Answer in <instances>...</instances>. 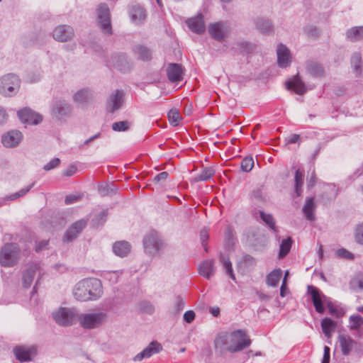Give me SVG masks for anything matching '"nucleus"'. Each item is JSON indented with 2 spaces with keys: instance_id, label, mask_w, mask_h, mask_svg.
Segmentation results:
<instances>
[{
  "instance_id": "obj_1",
  "label": "nucleus",
  "mask_w": 363,
  "mask_h": 363,
  "mask_svg": "<svg viewBox=\"0 0 363 363\" xmlns=\"http://www.w3.org/2000/svg\"><path fill=\"white\" fill-rule=\"evenodd\" d=\"M251 340L244 330H238L229 335H220L216 338L214 345L216 352L220 355L225 352H237L249 347Z\"/></svg>"
},
{
  "instance_id": "obj_2",
  "label": "nucleus",
  "mask_w": 363,
  "mask_h": 363,
  "mask_svg": "<svg viewBox=\"0 0 363 363\" xmlns=\"http://www.w3.org/2000/svg\"><path fill=\"white\" fill-rule=\"evenodd\" d=\"M73 294L79 301L96 300L102 294L101 281L96 278L82 279L76 284Z\"/></svg>"
},
{
  "instance_id": "obj_3",
  "label": "nucleus",
  "mask_w": 363,
  "mask_h": 363,
  "mask_svg": "<svg viewBox=\"0 0 363 363\" xmlns=\"http://www.w3.org/2000/svg\"><path fill=\"white\" fill-rule=\"evenodd\" d=\"M21 250L17 244L7 243L0 251V264L5 267L15 266L20 259Z\"/></svg>"
},
{
  "instance_id": "obj_4",
  "label": "nucleus",
  "mask_w": 363,
  "mask_h": 363,
  "mask_svg": "<svg viewBox=\"0 0 363 363\" xmlns=\"http://www.w3.org/2000/svg\"><path fill=\"white\" fill-rule=\"evenodd\" d=\"M143 245L147 254L155 256L160 254L167 245L157 231L152 230L144 237Z\"/></svg>"
},
{
  "instance_id": "obj_5",
  "label": "nucleus",
  "mask_w": 363,
  "mask_h": 363,
  "mask_svg": "<svg viewBox=\"0 0 363 363\" xmlns=\"http://www.w3.org/2000/svg\"><path fill=\"white\" fill-rule=\"evenodd\" d=\"M20 86L21 79L16 74L10 73L0 77V94L4 96H14Z\"/></svg>"
},
{
  "instance_id": "obj_6",
  "label": "nucleus",
  "mask_w": 363,
  "mask_h": 363,
  "mask_svg": "<svg viewBox=\"0 0 363 363\" xmlns=\"http://www.w3.org/2000/svg\"><path fill=\"white\" fill-rule=\"evenodd\" d=\"M106 313L104 312L81 313L77 315V321L84 329H93L99 327L106 322Z\"/></svg>"
},
{
  "instance_id": "obj_7",
  "label": "nucleus",
  "mask_w": 363,
  "mask_h": 363,
  "mask_svg": "<svg viewBox=\"0 0 363 363\" xmlns=\"http://www.w3.org/2000/svg\"><path fill=\"white\" fill-rule=\"evenodd\" d=\"M78 313L74 308H60L52 313V318L60 325L69 326L77 321Z\"/></svg>"
},
{
  "instance_id": "obj_8",
  "label": "nucleus",
  "mask_w": 363,
  "mask_h": 363,
  "mask_svg": "<svg viewBox=\"0 0 363 363\" xmlns=\"http://www.w3.org/2000/svg\"><path fill=\"white\" fill-rule=\"evenodd\" d=\"M99 25L104 34L111 35L112 27L111 23L110 11L106 4H101L97 9Z\"/></svg>"
},
{
  "instance_id": "obj_9",
  "label": "nucleus",
  "mask_w": 363,
  "mask_h": 363,
  "mask_svg": "<svg viewBox=\"0 0 363 363\" xmlns=\"http://www.w3.org/2000/svg\"><path fill=\"white\" fill-rule=\"evenodd\" d=\"M37 272H38V279L36 281L35 285L38 284L39 279L42 275L40 264L33 263L27 266V268L23 271L22 275L23 286L24 288H29L31 286ZM35 288L36 286L33 287L32 294L36 292Z\"/></svg>"
},
{
  "instance_id": "obj_10",
  "label": "nucleus",
  "mask_w": 363,
  "mask_h": 363,
  "mask_svg": "<svg viewBox=\"0 0 363 363\" xmlns=\"http://www.w3.org/2000/svg\"><path fill=\"white\" fill-rule=\"evenodd\" d=\"M52 35L57 41L67 42L72 39L74 35V31L70 26L60 25L53 30Z\"/></svg>"
},
{
  "instance_id": "obj_11",
  "label": "nucleus",
  "mask_w": 363,
  "mask_h": 363,
  "mask_svg": "<svg viewBox=\"0 0 363 363\" xmlns=\"http://www.w3.org/2000/svg\"><path fill=\"white\" fill-rule=\"evenodd\" d=\"M162 350V345L156 341H152L142 352L133 357L134 362H141L145 358H150L155 354H157Z\"/></svg>"
},
{
  "instance_id": "obj_12",
  "label": "nucleus",
  "mask_w": 363,
  "mask_h": 363,
  "mask_svg": "<svg viewBox=\"0 0 363 363\" xmlns=\"http://www.w3.org/2000/svg\"><path fill=\"white\" fill-rule=\"evenodd\" d=\"M208 32L213 38L221 41L228 36L229 28L226 23L218 22L209 26Z\"/></svg>"
},
{
  "instance_id": "obj_13",
  "label": "nucleus",
  "mask_w": 363,
  "mask_h": 363,
  "mask_svg": "<svg viewBox=\"0 0 363 363\" xmlns=\"http://www.w3.org/2000/svg\"><path fill=\"white\" fill-rule=\"evenodd\" d=\"M86 224L87 221L84 219H81L74 222L65 232L63 240L67 242L74 240L86 227Z\"/></svg>"
},
{
  "instance_id": "obj_14",
  "label": "nucleus",
  "mask_w": 363,
  "mask_h": 363,
  "mask_svg": "<svg viewBox=\"0 0 363 363\" xmlns=\"http://www.w3.org/2000/svg\"><path fill=\"white\" fill-rule=\"evenodd\" d=\"M18 116L23 123L28 124L37 125L43 120L40 115L28 108L19 110L18 111Z\"/></svg>"
},
{
  "instance_id": "obj_15",
  "label": "nucleus",
  "mask_w": 363,
  "mask_h": 363,
  "mask_svg": "<svg viewBox=\"0 0 363 363\" xmlns=\"http://www.w3.org/2000/svg\"><path fill=\"white\" fill-rule=\"evenodd\" d=\"M124 95L122 90H116L110 95L107 101V108L111 113H114L121 108L124 102Z\"/></svg>"
},
{
  "instance_id": "obj_16",
  "label": "nucleus",
  "mask_w": 363,
  "mask_h": 363,
  "mask_svg": "<svg viewBox=\"0 0 363 363\" xmlns=\"http://www.w3.org/2000/svg\"><path fill=\"white\" fill-rule=\"evenodd\" d=\"M308 293L311 296V299L315 311L319 313H323L325 308L323 304V298L325 296L318 288L313 286H308Z\"/></svg>"
},
{
  "instance_id": "obj_17",
  "label": "nucleus",
  "mask_w": 363,
  "mask_h": 363,
  "mask_svg": "<svg viewBox=\"0 0 363 363\" xmlns=\"http://www.w3.org/2000/svg\"><path fill=\"white\" fill-rule=\"evenodd\" d=\"M13 352L16 359L20 362H28L36 354V349L34 346H18L13 349Z\"/></svg>"
},
{
  "instance_id": "obj_18",
  "label": "nucleus",
  "mask_w": 363,
  "mask_h": 363,
  "mask_svg": "<svg viewBox=\"0 0 363 363\" xmlns=\"http://www.w3.org/2000/svg\"><path fill=\"white\" fill-rule=\"evenodd\" d=\"M22 139V134L18 130H11L2 136L1 142L6 147L17 146Z\"/></svg>"
},
{
  "instance_id": "obj_19",
  "label": "nucleus",
  "mask_w": 363,
  "mask_h": 363,
  "mask_svg": "<svg viewBox=\"0 0 363 363\" xmlns=\"http://www.w3.org/2000/svg\"><path fill=\"white\" fill-rule=\"evenodd\" d=\"M108 62L110 65L116 67L123 72H128L130 68L127 57L124 54H118L112 56Z\"/></svg>"
},
{
  "instance_id": "obj_20",
  "label": "nucleus",
  "mask_w": 363,
  "mask_h": 363,
  "mask_svg": "<svg viewBox=\"0 0 363 363\" xmlns=\"http://www.w3.org/2000/svg\"><path fill=\"white\" fill-rule=\"evenodd\" d=\"M277 62L280 67H287L291 63V53L289 50L283 44H279L277 50Z\"/></svg>"
},
{
  "instance_id": "obj_21",
  "label": "nucleus",
  "mask_w": 363,
  "mask_h": 363,
  "mask_svg": "<svg viewBox=\"0 0 363 363\" xmlns=\"http://www.w3.org/2000/svg\"><path fill=\"white\" fill-rule=\"evenodd\" d=\"M186 23L189 29L197 34H201L205 31L203 17L201 14L188 18Z\"/></svg>"
},
{
  "instance_id": "obj_22",
  "label": "nucleus",
  "mask_w": 363,
  "mask_h": 363,
  "mask_svg": "<svg viewBox=\"0 0 363 363\" xmlns=\"http://www.w3.org/2000/svg\"><path fill=\"white\" fill-rule=\"evenodd\" d=\"M183 69L182 65L177 63H171L167 68V74L172 82H179L183 79Z\"/></svg>"
},
{
  "instance_id": "obj_23",
  "label": "nucleus",
  "mask_w": 363,
  "mask_h": 363,
  "mask_svg": "<svg viewBox=\"0 0 363 363\" xmlns=\"http://www.w3.org/2000/svg\"><path fill=\"white\" fill-rule=\"evenodd\" d=\"M338 340L342 353L345 356L349 355L353 347L357 344L351 337L345 335H340Z\"/></svg>"
},
{
  "instance_id": "obj_24",
  "label": "nucleus",
  "mask_w": 363,
  "mask_h": 363,
  "mask_svg": "<svg viewBox=\"0 0 363 363\" xmlns=\"http://www.w3.org/2000/svg\"><path fill=\"white\" fill-rule=\"evenodd\" d=\"M70 112L71 106L65 101H56L52 109V114L57 118L67 116Z\"/></svg>"
},
{
  "instance_id": "obj_25",
  "label": "nucleus",
  "mask_w": 363,
  "mask_h": 363,
  "mask_svg": "<svg viewBox=\"0 0 363 363\" xmlns=\"http://www.w3.org/2000/svg\"><path fill=\"white\" fill-rule=\"evenodd\" d=\"M201 276L209 279L215 272L214 262L213 260H205L200 264L198 268Z\"/></svg>"
},
{
  "instance_id": "obj_26",
  "label": "nucleus",
  "mask_w": 363,
  "mask_h": 363,
  "mask_svg": "<svg viewBox=\"0 0 363 363\" xmlns=\"http://www.w3.org/2000/svg\"><path fill=\"white\" fill-rule=\"evenodd\" d=\"M286 85L288 89H294L298 94H303L306 91V87L303 82L297 75L293 79L287 81Z\"/></svg>"
},
{
  "instance_id": "obj_27",
  "label": "nucleus",
  "mask_w": 363,
  "mask_h": 363,
  "mask_svg": "<svg viewBox=\"0 0 363 363\" xmlns=\"http://www.w3.org/2000/svg\"><path fill=\"white\" fill-rule=\"evenodd\" d=\"M130 16L133 22L141 23L146 18V11L140 5H135L130 10Z\"/></svg>"
},
{
  "instance_id": "obj_28",
  "label": "nucleus",
  "mask_w": 363,
  "mask_h": 363,
  "mask_svg": "<svg viewBox=\"0 0 363 363\" xmlns=\"http://www.w3.org/2000/svg\"><path fill=\"white\" fill-rule=\"evenodd\" d=\"M130 245L125 240L117 241L113 245L114 254L121 257L127 256L130 252Z\"/></svg>"
},
{
  "instance_id": "obj_29",
  "label": "nucleus",
  "mask_w": 363,
  "mask_h": 363,
  "mask_svg": "<svg viewBox=\"0 0 363 363\" xmlns=\"http://www.w3.org/2000/svg\"><path fill=\"white\" fill-rule=\"evenodd\" d=\"M93 98V91L89 89H82L79 90L77 93L73 96V99L76 103L78 104H84Z\"/></svg>"
},
{
  "instance_id": "obj_30",
  "label": "nucleus",
  "mask_w": 363,
  "mask_h": 363,
  "mask_svg": "<svg viewBox=\"0 0 363 363\" xmlns=\"http://www.w3.org/2000/svg\"><path fill=\"white\" fill-rule=\"evenodd\" d=\"M307 72L314 77H321L325 74V70L322 65L316 62H308L306 64Z\"/></svg>"
},
{
  "instance_id": "obj_31",
  "label": "nucleus",
  "mask_w": 363,
  "mask_h": 363,
  "mask_svg": "<svg viewBox=\"0 0 363 363\" xmlns=\"http://www.w3.org/2000/svg\"><path fill=\"white\" fill-rule=\"evenodd\" d=\"M315 209V204L313 197L306 199V203L303 207V213L308 220H314L315 217L314 211Z\"/></svg>"
},
{
  "instance_id": "obj_32",
  "label": "nucleus",
  "mask_w": 363,
  "mask_h": 363,
  "mask_svg": "<svg viewBox=\"0 0 363 363\" xmlns=\"http://www.w3.org/2000/svg\"><path fill=\"white\" fill-rule=\"evenodd\" d=\"M346 38L351 42H357L363 39V26H354L346 32Z\"/></svg>"
},
{
  "instance_id": "obj_33",
  "label": "nucleus",
  "mask_w": 363,
  "mask_h": 363,
  "mask_svg": "<svg viewBox=\"0 0 363 363\" xmlns=\"http://www.w3.org/2000/svg\"><path fill=\"white\" fill-rule=\"evenodd\" d=\"M304 172L298 169L294 175V193L296 196L298 197L302 194V186L303 185Z\"/></svg>"
},
{
  "instance_id": "obj_34",
  "label": "nucleus",
  "mask_w": 363,
  "mask_h": 363,
  "mask_svg": "<svg viewBox=\"0 0 363 363\" xmlns=\"http://www.w3.org/2000/svg\"><path fill=\"white\" fill-rule=\"evenodd\" d=\"M282 276V271L280 269H275L271 272L266 279L267 285L275 287L278 285L281 277Z\"/></svg>"
},
{
  "instance_id": "obj_35",
  "label": "nucleus",
  "mask_w": 363,
  "mask_h": 363,
  "mask_svg": "<svg viewBox=\"0 0 363 363\" xmlns=\"http://www.w3.org/2000/svg\"><path fill=\"white\" fill-rule=\"evenodd\" d=\"M321 328L324 335L327 337H330L332 332H333L336 328V323L330 318H325L323 319L321 322Z\"/></svg>"
},
{
  "instance_id": "obj_36",
  "label": "nucleus",
  "mask_w": 363,
  "mask_h": 363,
  "mask_svg": "<svg viewBox=\"0 0 363 363\" xmlns=\"http://www.w3.org/2000/svg\"><path fill=\"white\" fill-rule=\"evenodd\" d=\"M255 23L257 28L262 33H269L273 31V26L268 19L259 18Z\"/></svg>"
},
{
  "instance_id": "obj_37",
  "label": "nucleus",
  "mask_w": 363,
  "mask_h": 363,
  "mask_svg": "<svg viewBox=\"0 0 363 363\" xmlns=\"http://www.w3.org/2000/svg\"><path fill=\"white\" fill-rule=\"evenodd\" d=\"M134 52L138 55V58L142 60H149L152 57L151 51L143 45L135 46Z\"/></svg>"
},
{
  "instance_id": "obj_38",
  "label": "nucleus",
  "mask_w": 363,
  "mask_h": 363,
  "mask_svg": "<svg viewBox=\"0 0 363 363\" xmlns=\"http://www.w3.org/2000/svg\"><path fill=\"white\" fill-rule=\"evenodd\" d=\"M220 261L223 264L224 269L225 270V273L233 279L235 280V274L233 272V269L232 267L231 262L229 259L228 257H226L223 255H220Z\"/></svg>"
},
{
  "instance_id": "obj_39",
  "label": "nucleus",
  "mask_w": 363,
  "mask_h": 363,
  "mask_svg": "<svg viewBox=\"0 0 363 363\" xmlns=\"http://www.w3.org/2000/svg\"><path fill=\"white\" fill-rule=\"evenodd\" d=\"M214 174H215V171H214V169L213 168H211V167L204 168L199 174L196 175L194 178V181L195 182H202V181H207L212 176H213Z\"/></svg>"
},
{
  "instance_id": "obj_40",
  "label": "nucleus",
  "mask_w": 363,
  "mask_h": 363,
  "mask_svg": "<svg viewBox=\"0 0 363 363\" xmlns=\"http://www.w3.org/2000/svg\"><path fill=\"white\" fill-rule=\"evenodd\" d=\"M292 245V240L291 238L284 239L280 245V250L279 256L280 258H284L290 251Z\"/></svg>"
},
{
  "instance_id": "obj_41",
  "label": "nucleus",
  "mask_w": 363,
  "mask_h": 363,
  "mask_svg": "<svg viewBox=\"0 0 363 363\" xmlns=\"http://www.w3.org/2000/svg\"><path fill=\"white\" fill-rule=\"evenodd\" d=\"M352 289L356 291H363V274L355 276L350 281Z\"/></svg>"
},
{
  "instance_id": "obj_42",
  "label": "nucleus",
  "mask_w": 363,
  "mask_h": 363,
  "mask_svg": "<svg viewBox=\"0 0 363 363\" xmlns=\"http://www.w3.org/2000/svg\"><path fill=\"white\" fill-rule=\"evenodd\" d=\"M351 64L354 68V71L357 74H359L362 67V57L360 53L354 52L351 58Z\"/></svg>"
},
{
  "instance_id": "obj_43",
  "label": "nucleus",
  "mask_w": 363,
  "mask_h": 363,
  "mask_svg": "<svg viewBox=\"0 0 363 363\" xmlns=\"http://www.w3.org/2000/svg\"><path fill=\"white\" fill-rule=\"evenodd\" d=\"M350 329L352 330H358L362 325H363V318L359 315H354L350 317Z\"/></svg>"
},
{
  "instance_id": "obj_44",
  "label": "nucleus",
  "mask_w": 363,
  "mask_h": 363,
  "mask_svg": "<svg viewBox=\"0 0 363 363\" xmlns=\"http://www.w3.org/2000/svg\"><path fill=\"white\" fill-rule=\"evenodd\" d=\"M260 217L263 220V221L274 232H277V228L275 225V221L273 216L271 214H267L263 211L259 212Z\"/></svg>"
},
{
  "instance_id": "obj_45",
  "label": "nucleus",
  "mask_w": 363,
  "mask_h": 363,
  "mask_svg": "<svg viewBox=\"0 0 363 363\" xmlns=\"http://www.w3.org/2000/svg\"><path fill=\"white\" fill-rule=\"evenodd\" d=\"M130 123L127 121H118L112 124V129L114 131H126L130 128Z\"/></svg>"
},
{
  "instance_id": "obj_46",
  "label": "nucleus",
  "mask_w": 363,
  "mask_h": 363,
  "mask_svg": "<svg viewBox=\"0 0 363 363\" xmlns=\"http://www.w3.org/2000/svg\"><path fill=\"white\" fill-rule=\"evenodd\" d=\"M168 118L169 123L174 126L177 125L181 120L179 113L177 109H172L169 111L168 113Z\"/></svg>"
},
{
  "instance_id": "obj_47",
  "label": "nucleus",
  "mask_w": 363,
  "mask_h": 363,
  "mask_svg": "<svg viewBox=\"0 0 363 363\" xmlns=\"http://www.w3.org/2000/svg\"><path fill=\"white\" fill-rule=\"evenodd\" d=\"M254 167V160L251 157H246L241 162V169L242 171L248 172Z\"/></svg>"
},
{
  "instance_id": "obj_48",
  "label": "nucleus",
  "mask_w": 363,
  "mask_h": 363,
  "mask_svg": "<svg viewBox=\"0 0 363 363\" xmlns=\"http://www.w3.org/2000/svg\"><path fill=\"white\" fill-rule=\"evenodd\" d=\"M140 310L145 313L152 314L155 311L153 305L149 301H142L139 304Z\"/></svg>"
},
{
  "instance_id": "obj_49",
  "label": "nucleus",
  "mask_w": 363,
  "mask_h": 363,
  "mask_svg": "<svg viewBox=\"0 0 363 363\" xmlns=\"http://www.w3.org/2000/svg\"><path fill=\"white\" fill-rule=\"evenodd\" d=\"M34 184H35V182H33L28 187L23 188V189H21L19 191L16 192V193L11 194V196H9L8 197V199H9V200H15V199H18L19 197L23 196L24 195H26L30 190V189L34 186Z\"/></svg>"
},
{
  "instance_id": "obj_50",
  "label": "nucleus",
  "mask_w": 363,
  "mask_h": 363,
  "mask_svg": "<svg viewBox=\"0 0 363 363\" xmlns=\"http://www.w3.org/2000/svg\"><path fill=\"white\" fill-rule=\"evenodd\" d=\"M336 255L339 257L345 258L349 260H352L354 258V255L345 248L337 250L336 252Z\"/></svg>"
},
{
  "instance_id": "obj_51",
  "label": "nucleus",
  "mask_w": 363,
  "mask_h": 363,
  "mask_svg": "<svg viewBox=\"0 0 363 363\" xmlns=\"http://www.w3.org/2000/svg\"><path fill=\"white\" fill-rule=\"evenodd\" d=\"M60 164V160L59 158H53L48 163H47L44 167L43 169L45 171H50L54 168H56L58 167Z\"/></svg>"
},
{
  "instance_id": "obj_52",
  "label": "nucleus",
  "mask_w": 363,
  "mask_h": 363,
  "mask_svg": "<svg viewBox=\"0 0 363 363\" xmlns=\"http://www.w3.org/2000/svg\"><path fill=\"white\" fill-rule=\"evenodd\" d=\"M355 240L358 243L363 245V223L356 228Z\"/></svg>"
},
{
  "instance_id": "obj_53",
  "label": "nucleus",
  "mask_w": 363,
  "mask_h": 363,
  "mask_svg": "<svg viewBox=\"0 0 363 363\" xmlns=\"http://www.w3.org/2000/svg\"><path fill=\"white\" fill-rule=\"evenodd\" d=\"M81 199H82V196H80V195L70 194V195H68L66 196L65 202L66 204L69 205V204H72V203H76V202L80 201Z\"/></svg>"
},
{
  "instance_id": "obj_54",
  "label": "nucleus",
  "mask_w": 363,
  "mask_h": 363,
  "mask_svg": "<svg viewBox=\"0 0 363 363\" xmlns=\"http://www.w3.org/2000/svg\"><path fill=\"white\" fill-rule=\"evenodd\" d=\"M208 238H209L208 230L206 228L202 229L200 233V239H201V243L204 247L206 245V242L208 240Z\"/></svg>"
},
{
  "instance_id": "obj_55",
  "label": "nucleus",
  "mask_w": 363,
  "mask_h": 363,
  "mask_svg": "<svg viewBox=\"0 0 363 363\" xmlns=\"http://www.w3.org/2000/svg\"><path fill=\"white\" fill-rule=\"evenodd\" d=\"M194 318L195 313L193 311H187L184 314V320L188 323H191Z\"/></svg>"
},
{
  "instance_id": "obj_56",
  "label": "nucleus",
  "mask_w": 363,
  "mask_h": 363,
  "mask_svg": "<svg viewBox=\"0 0 363 363\" xmlns=\"http://www.w3.org/2000/svg\"><path fill=\"white\" fill-rule=\"evenodd\" d=\"M306 32L308 35L316 37L319 35L320 32L316 27L310 26L306 29Z\"/></svg>"
},
{
  "instance_id": "obj_57",
  "label": "nucleus",
  "mask_w": 363,
  "mask_h": 363,
  "mask_svg": "<svg viewBox=\"0 0 363 363\" xmlns=\"http://www.w3.org/2000/svg\"><path fill=\"white\" fill-rule=\"evenodd\" d=\"M169 174L167 172H162L155 177L154 180L157 182L165 181L168 177Z\"/></svg>"
},
{
  "instance_id": "obj_58",
  "label": "nucleus",
  "mask_w": 363,
  "mask_h": 363,
  "mask_svg": "<svg viewBox=\"0 0 363 363\" xmlns=\"http://www.w3.org/2000/svg\"><path fill=\"white\" fill-rule=\"evenodd\" d=\"M330 347L328 346L324 347V354L322 363H330Z\"/></svg>"
},
{
  "instance_id": "obj_59",
  "label": "nucleus",
  "mask_w": 363,
  "mask_h": 363,
  "mask_svg": "<svg viewBox=\"0 0 363 363\" xmlns=\"http://www.w3.org/2000/svg\"><path fill=\"white\" fill-rule=\"evenodd\" d=\"M225 237L228 238V242H233V230L231 226H228L225 231Z\"/></svg>"
},
{
  "instance_id": "obj_60",
  "label": "nucleus",
  "mask_w": 363,
  "mask_h": 363,
  "mask_svg": "<svg viewBox=\"0 0 363 363\" xmlns=\"http://www.w3.org/2000/svg\"><path fill=\"white\" fill-rule=\"evenodd\" d=\"M175 305H176V306H175L176 307V311L177 312H179L184 307V301H183V299L181 297L178 296L176 298Z\"/></svg>"
},
{
  "instance_id": "obj_61",
  "label": "nucleus",
  "mask_w": 363,
  "mask_h": 363,
  "mask_svg": "<svg viewBox=\"0 0 363 363\" xmlns=\"http://www.w3.org/2000/svg\"><path fill=\"white\" fill-rule=\"evenodd\" d=\"M288 272H286L285 274V277L284 278V280L282 281V284H281V289H280V296L284 297L286 295V291L287 289L286 288V276L288 275Z\"/></svg>"
},
{
  "instance_id": "obj_62",
  "label": "nucleus",
  "mask_w": 363,
  "mask_h": 363,
  "mask_svg": "<svg viewBox=\"0 0 363 363\" xmlns=\"http://www.w3.org/2000/svg\"><path fill=\"white\" fill-rule=\"evenodd\" d=\"M77 171V167L74 165H70L66 170L63 172V176L70 177L73 175Z\"/></svg>"
},
{
  "instance_id": "obj_63",
  "label": "nucleus",
  "mask_w": 363,
  "mask_h": 363,
  "mask_svg": "<svg viewBox=\"0 0 363 363\" xmlns=\"http://www.w3.org/2000/svg\"><path fill=\"white\" fill-rule=\"evenodd\" d=\"M8 118V115L4 108L0 106V125L3 124Z\"/></svg>"
},
{
  "instance_id": "obj_64",
  "label": "nucleus",
  "mask_w": 363,
  "mask_h": 363,
  "mask_svg": "<svg viewBox=\"0 0 363 363\" xmlns=\"http://www.w3.org/2000/svg\"><path fill=\"white\" fill-rule=\"evenodd\" d=\"M99 192L102 196H106L109 194L108 192V185H101L99 186Z\"/></svg>"
}]
</instances>
